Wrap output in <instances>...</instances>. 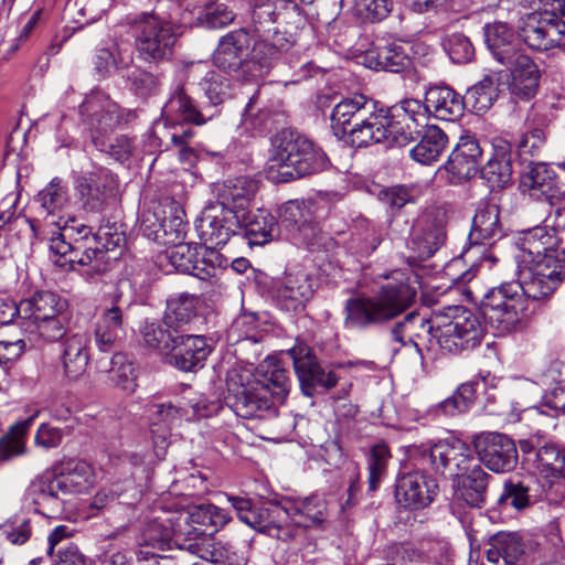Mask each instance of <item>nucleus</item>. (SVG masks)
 Masks as SVG:
<instances>
[{
	"instance_id": "obj_27",
	"label": "nucleus",
	"mask_w": 565,
	"mask_h": 565,
	"mask_svg": "<svg viewBox=\"0 0 565 565\" xmlns=\"http://www.w3.org/2000/svg\"><path fill=\"white\" fill-rule=\"evenodd\" d=\"M120 295L116 294L111 303L105 307L96 323L95 342L100 351H109L125 334V315L119 306Z\"/></svg>"
},
{
	"instance_id": "obj_8",
	"label": "nucleus",
	"mask_w": 565,
	"mask_h": 565,
	"mask_svg": "<svg viewBox=\"0 0 565 565\" xmlns=\"http://www.w3.org/2000/svg\"><path fill=\"white\" fill-rule=\"evenodd\" d=\"M482 310L489 323L500 333L514 330L529 315L526 300L520 292V286L514 282L502 284L484 294Z\"/></svg>"
},
{
	"instance_id": "obj_50",
	"label": "nucleus",
	"mask_w": 565,
	"mask_h": 565,
	"mask_svg": "<svg viewBox=\"0 0 565 565\" xmlns=\"http://www.w3.org/2000/svg\"><path fill=\"white\" fill-rule=\"evenodd\" d=\"M109 381L118 390L131 394L137 387V372L134 363L124 354L111 358V367L108 371Z\"/></svg>"
},
{
	"instance_id": "obj_37",
	"label": "nucleus",
	"mask_w": 565,
	"mask_h": 565,
	"mask_svg": "<svg viewBox=\"0 0 565 565\" xmlns=\"http://www.w3.org/2000/svg\"><path fill=\"white\" fill-rule=\"evenodd\" d=\"M489 475L478 465H473L467 475L457 479V494L469 505L480 508L487 497Z\"/></svg>"
},
{
	"instance_id": "obj_20",
	"label": "nucleus",
	"mask_w": 565,
	"mask_h": 565,
	"mask_svg": "<svg viewBox=\"0 0 565 565\" xmlns=\"http://www.w3.org/2000/svg\"><path fill=\"white\" fill-rule=\"evenodd\" d=\"M523 194L551 206L565 203V192L558 186L554 172L545 163L529 166L520 178Z\"/></svg>"
},
{
	"instance_id": "obj_46",
	"label": "nucleus",
	"mask_w": 565,
	"mask_h": 565,
	"mask_svg": "<svg viewBox=\"0 0 565 565\" xmlns=\"http://www.w3.org/2000/svg\"><path fill=\"white\" fill-rule=\"evenodd\" d=\"M61 493H79L87 490L94 481L92 467L85 461H77L72 468L55 475Z\"/></svg>"
},
{
	"instance_id": "obj_25",
	"label": "nucleus",
	"mask_w": 565,
	"mask_h": 565,
	"mask_svg": "<svg viewBox=\"0 0 565 565\" xmlns=\"http://www.w3.org/2000/svg\"><path fill=\"white\" fill-rule=\"evenodd\" d=\"M114 184V177L103 168L79 177L76 191L84 209L99 211L113 193Z\"/></svg>"
},
{
	"instance_id": "obj_43",
	"label": "nucleus",
	"mask_w": 565,
	"mask_h": 565,
	"mask_svg": "<svg viewBox=\"0 0 565 565\" xmlns=\"http://www.w3.org/2000/svg\"><path fill=\"white\" fill-rule=\"evenodd\" d=\"M499 72H491L467 92V99L477 113L487 111L498 98L500 87Z\"/></svg>"
},
{
	"instance_id": "obj_6",
	"label": "nucleus",
	"mask_w": 565,
	"mask_h": 565,
	"mask_svg": "<svg viewBox=\"0 0 565 565\" xmlns=\"http://www.w3.org/2000/svg\"><path fill=\"white\" fill-rule=\"evenodd\" d=\"M499 214V206L495 204H488L477 211L469 233L470 246L462 255L465 260L471 262V266L463 270L461 259L449 262L445 267V275L452 284L450 287H466L476 277L478 268L491 269L495 264L497 257L489 253L484 245L502 236Z\"/></svg>"
},
{
	"instance_id": "obj_56",
	"label": "nucleus",
	"mask_w": 565,
	"mask_h": 565,
	"mask_svg": "<svg viewBox=\"0 0 565 565\" xmlns=\"http://www.w3.org/2000/svg\"><path fill=\"white\" fill-rule=\"evenodd\" d=\"M171 248L167 252L170 264L179 271L193 276L195 269V258L199 256V246L181 241L178 244H171Z\"/></svg>"
},
{
	"instance_id": "obj_15",
	"label": "nucleus",
	"mask_w": 565,
	"mask_h": 565,
	"mask_svg": "<svg viewBox=\"0 0 565 565\" xmlns=\"http://www.w3.org/2000/svg\"><path fill=\"white\" fill-rule=\"evenodd\" d=\"M172 511L177 526H179V535H182L185 544L204 535L207 529L217 531L231 521V515L225 510L213 504L180 508Z\"/></svg>"
},
{
	"instance_id": "obj_55",
	"label": "nucleus",
	"mask_w": 565,
	"mask_h": 565,
	"mask_svg": "<svg viewBox=\"0 0 565 565\" xmlns=\"http://www.w3.org/2000/svg\"><path fill=\"white\" fill-rule=\"evenodd\" d=\"M196 545L191 553L198 554L202 559L211 563L228 564L235 561V552L233 546L221 541L216 542H190Z\"/></svg>"
},
{
	"instance_id": "obj_64",
	"label": "nucleus",
	"mask_w": 565,
	"mask_h": 565,
	"mask_svg": "<svg viewBox=\"0 0 565 565\" xmlns=\"http://www.w3.org/2000/svg\"><path fill=\"white\" fill-rule=\"evenodd\" d=\"M205 96L213 106L224 102L228 96V82L214 71H210L200 82Z\"/></svg>"
},
{
	"instance_id": "obj_47",
	"label": "nucleus",
	"mask_w": 565,
	"mask_h": 565,
	"mask_svg": "<svg viewBox=\"0 0 565 565\" xmlns=\"http://www.w3.org/2000/svg\"><path fill=\"white\" fill-rule=\"evenodd\" d=\"M227 501L235 510L238 519L256 530L266 526L265 518L278 516L280 514V508L278 505L257 510L253 507L252 501L245 497L227 495Z\"/></svg>"
},
{
	"instance_id": "obj_51",
	"label": "nucleus",
	"mask_w": 565,
	"mask_h": 565,
	"mask_svg": "<svg viewBox=\"0 0 565 565\" xmlns=\"http://www.w3.org/2000/svg\"><path fill=\"white\" fill-rule=\"evenodd\" d=\"M217 247L203 244L199 246V256L195 258L193 276L203 280L213 278L218 270L226 267L227 259L216 249Z\"/></svg>"
},
{
	"instance_id": "obj_4",
	"label": "nucleus",
	"mask_w": 565,
	"mask_h": 565,
	"mask_svg": "<svg viewBox=\"0 0 565 565\" xmlns=\"http://www.w3.org/2000/svg\"><path fill=\"white\" fill-rule=\"evenodd\" d=\"M416 290L409 277L402 270L384 276V281L371 296H358L347 300L344 326L365 330L382 326L406 311L415 301Z\"/></svg>"
},
{
	"instance_id": "obj_32",
	"label": "nucleus",
	"mask_w": 565,
	"mask_h": 565,
	"mask_svg": "<svg viewBox=\"0 0 565 565\" xmlns=\"http://www.w3.org/2000/svg\"><path fill=\"white\" fill-rule=\"evenodd\" d=\"M88 339L84 333H73L63 341L61 354L64 376L77 381L85 373L89 355Z\"/></svg>"
},
{
	"instance_id": "obj_10",
	"label": "nucleus",
	"mask_w": 565,
	"mask_h": 565,
	"mask_svg": "<svg viewBox=\"0 0 565 565\" xmlns=\"http://www.w3.org/2000/svg\"><path fill=\"white\" fill-rule=\"evenodd\" d=\"M385 140L391 146L403 147L419 135V128L427 127V107L414 98H407L387 110H383Z\"/></svg>"
},
{
	"instance_id": "obj_49",
	"label": "nucleus",
	"mask_w": 565,
	"mask_h": 565,
	"mask_svg": "<svg viewBox=\"0 0 565 565\" xmlns=\"http://www.w3.org/2000/svg\"><path fill=\"white\" fill-rule=\"evenodd\" d=\"M38 200L41 204V209L45 213L43 218V225L47 218H58L61 213L68 204V195L66 185L57 178H54L44 189L38 194Z\"/></svg>"
},
{
	"instance_id": "obj_54",
	"label": "nucleus",
	"mask_w": 565,
	"mask_h": 565,
	"mask_svg": "<svg viewBox=\"0 0 565 565\" xmlns=\"http://www.w3.org/2000/svg\"><path fill=\"white\" fill-rule=\"evenodd\" d=\"M556 245V237L554 234L548 233L546 227H534L531 230L523 239V255L531 256L539 254H546L550 252H557L554 246Z\"/></svg>"
},
{
	"instance_id": "obj_63",
	"label": "nucleus",
	"mask_w": 565,
	"mask_h": 565,
	"mask_svg": "<svg viewBox=\"0 0 565 565\" xmlns=\"http://www.w3.org/2000/svg\"><path fill=\"white\" fill-rule=\"evenodd\" d=\"M234 18V12L226 4L215 3L204 9L199 17V21L209 29H221L231 24Z\"/></svg>"
},
{
	"instance_id": "obj_62",
	"label": "nucleus",
	"mask_w": 565,
	"mask_h": 565,
	"mask_svg": "<svg viewBox=\"0 0 565 565\" xmlns=\"http://www.w3.org/2000/svg\"><path fill=\"white\" fill-rule=\"evenodd\" d=\"M394 0H354V10L366 21H381L393 10Z\"/></svg>"
},
{
	"instance_id": "obj_58",
	"label": "nucleus",
	"mask_w": 565,
	"mask_h": 565,
	"mask_svg": "<svg viewBox=\"0 0 565 565\" xmlns=\"http://www.w3.org/2000/svg\"><path fill=\"white\" fill-rule=\"evenodd\" d=\"M26 495L34 504L46 502L51 499H58L62 493L54 475H45L31 482Z\"/></svg>"
},
{
	"instance_id": "obj_44",
	"label": "nucleus",
	"mask_w": 565,
	"mask_h": 565,
	"mask_svg": "<svg viewBox=\"0 0 565 565\" xmlns=\"http://www.w3.org/2000/svg\"><path fill=\"white\" fill-rule=\"evenodd\" d=\"M481 178L491 190L502 189L509 184L512 179L510 154L503 149L495 151L481 169Z\"/></svg>"
},
{
	"instance_id": "obj_3",
	"label": "nucleus",
	"mask_w": 565,
	"mask_h": 565,
	"mask_svg": "<svg viewBox=\"0 0 565 565\" xmlns=\"http://www.w3.org/2000/svg\"><path fill=\"white\" fill-rule=\"evenodd\" d=\"M74 222L71 217H50L43 225V232L50 237V250L65 259L55 263L64 266L70 263L72 266L78 264L87 266L94 273H102L108 269L110 260H116L118 253L115 248L124 242L121 234H110L108 231H98L96 234L85 225L75 227L68 225Z\"/></svg>"
},
{
	"instance_id": "obj_2",
	"label": "nucleus",
	"mask_w": 565,
	"mask_h": 565,
	"mask_svg": "<svg viewBox=\"0 0 565 565\" xmlns=\"http://www.w3.org/2000/svg\"><path fill=\"white\" fill-rule=\"evenodd\" d=\"M397 342H403L405 335L427 339L448 353L477 347L484 333L480 318L462 306L447 307L434 311L429 319L419 315L408 313L405 319L395 324L391 331Z\"/></svg>"
},
{
	"instance_id": "obj_35",
	"label": "nucleus",
	"mask_w": 565,
	"mask_h": 565,
	"mask_svg": "<svg viewBox=\"0 0 565 565\" xmlns=\"http://www.w3.org/2000/svg\"><path fill=\"white\" fill-rule=\"evenodd\" d=\"M524 553L523 542L516 533L499 532L492 535L486 551L487 559L498 564L500 559L507 565H515Z\"/></svg>"
},
{
	"instance_id": "obj_12",
	"label": "nucleus",
	"mask_w": 565,
	"mask_h": 565,
	"mask_svg": "<svg viewBox=\"0 0 565 565\" xmlns=\"http://www.w3.org/2000/svg\"><path fill=\"white\" fill-rule=\"evenodd\" d=\"M424 451H428L433 470L452 480L467 475L476 465L470 447L458 438L438 440Z\"/></svg>"
},
{
	"instance_id": "obj_16",
	"label": "nucleus",
	"mask_w": 565,
	"mask_h": 565,
	"mask_svg": "<svg viewBox=\"0 0 565 565\" xmlns=\"http://www.w3.org/2000/svg\"><path fill=\"white\" fill-rule=\"evenodd\" d=\"M446 212L435 207L423 213L415 222L408 243L417 258L430 257L445 242Z\"/></svg>"
},
{
	"instance_id": "obj_23",
	"label": "nucleus",
	"mask_w": 565,
	"mask_h": 565,
	"mask_svg": "<svg viewBox=\"0 0 565 565\" xmlns=\"http://www.w3.org/2000/svg\"><path fill=\"white\" fill-rule=\"evenodd\" d=\"M277 301L288 311H299L305 308L313 296L310 278L305 273L285 274L275 282Z\"/></svg>"
},
{
	"instance_id": "obj_53",
	"label": "nucleus",
	"mask_w": 565,
	"mask_h": 565,
	"mask_svg": "<svg viewBox=\"0 0 565 565\" xmlns=\"http://www.w3.org/2000/svg\"><path fill=\"white\" fill-rule=\"evenodd\" d=\"M182 214L183 212L179 207H170L169 215L163 216L164 227H162L157 243L169 246L184 241L186 224L183 222Z\"/></svg>"
},
{
	"instance_id": "obj_7",
	"label": "nucleus",
	"mask_w": 565,
	"mask_h": 565,
	"mask_svg": "<svg viewBox=\"0 0 565 565\" xmlns=\"http://www.w3.org/2000/svg\"><path fill=\"white\" fill-rule=\"evenodd\" d=\"M267 164L270 180L288 182L322 170L327 158L307 138L282 130L273 140V151Z\"/></svg>"
},
{
	"instance_id": "obj_5",
	"label": "nucleus",
	"mask_w": 565,
	"mask_h": 565,
	"mask_svg": "<svg viewBox=\"0 0 565 565\" xmlns=\"http://www.w3.org/2000/svg\"><path fill=\"white\" fill-rule=\"evenodd\" d=\"M331 129L338 139L353 147L384 142L383 110L376 102L362 94L341 99L332 109Z\"/></svg>"
},
{
	"instance_id": "obj_57",
	"label": "nucleus",
	"mask_w": 565,
	"mask_h": 565,
	"mask_svg": "<svg viewBox=\"0 0 565 565\" xmlns=\"http://www.w3.org/2000/svg\"><path fill=\"white\" fill-rule=\"evenodd\" d=\"M183 417L181 408L171 404L160 405L156 412V417L151 424V433L157 438H167L169 430L178 426Z\"/></svg>"
},
{
	"instance_id": "obj_59",
	"label": "nucleus",
	"mask_w": 565,
	"mask_h": 565,
	"mask_svg": "<svg viewBox=\"0 0 565 565\" xmlns=\"http://www.w3.org/2000/svg\"><path fill=\"white\" fill-rule=\"evenodd\" d=\"M145 344L153 350L159 351L164 356L173 343L175 335L163 329L156 322H146L141 329Z\"/></svg>"
},
{
	"instance_id": "obj_11",
	"label": "nucleus",
	"mask_w": 565,
	"mask_h": 565,
	"mask_svg": "<svg viewBox=\"0 0 565 565\" xmlns=\"http://www.w3.org/2000/svg\"><path fill=\"white\" fill-rule=\"evenodd\" d=\"M178 527L172 509H154L152 516L145 524L138 539V543L142 547L138 553V557L143 559L156 557V552L148 551V547L158 551L171 550L173 547L193 551V547L196 545L185 544L182 535H179Z\"/></svg>"
},
{
	"instance_id": "obj_31",
	"label": "nucleus",
	"mask_w": 565,
	"mask_h": 565,
	"mask_svg": "<svg viewBox=\"0 0 565 565\" xmlns=\"http://www.w3.org/2000/svg\"><path fill=\"white\" fill-rule=\"evenodd\" d=\"M427 115L437 119L454 121L463 114L465 103L459 94L446 86H434L425 94Z\"/></svg>"
},
{
	"instance_id": "obj_14",
	"label": "nucleus",
	"mask_w": 565,
	"mask_h": 565,
	"mask_svg": "<svg viewBox=\"0 0 565 565\" xmlns=\"http://www.w3.org/2000/svg\"><path fill=\"white\" fill-rule=\"evenodd\" d=\"M294 363L301 392L306 396H313L316 386L326 390L335 387L339 375L320 366L311 349L305 343H297L286 352Z\"/></svg>"
},
{
	"instance_id": "obj_29",
	"label": "nucleus",
	"mask_w": 565,
	"mask_h": 565,
	"mask_svg": "<svg viewBox=\"0 0 565 565\" xmlns=\"http://www.w3.org/2000/svg\"><path fill=\"white\" fill-rule=\"evenodd\" d=\"M216 115V111L199 110L194 100L179 88L167 102L162 109V116L167 122L175 125L179 122H190L196 126H202L211 120Z\"/></svg>"
},
{
	"instance_id": "obj_17",
	"label": "nucleus",
	"mask_w": 565,
	"mask_h": 565,
	"mask_svg": "<svg viewBox=\"0 0 565 565\" xmlns=\"http://www.w3.org/2000/svg\"><path fill=\"white\" fill-rule=\"evenodd\" d=\"M195 228L203 245L224 246L239 230V222L231 210L214 202L204 207Z\"/></svg>"
},
{
	"instance_id": "obj_22",
	"label": "nucleus",
	"mask_w": 565,
	"mask_h": 565,
	"mask_svg": "<svg viewBox=\"0 0 565 565\" xmlns=\"http://www.w3.org/2000/svg\"><path fill=\"white\" fill-rule=\"evenodd\" d=\"M249 49V34L243 29L232 31L218 41L213 53V63L225 73H236L247 61Z\"/></svg>"
},
{
	"instance_id": "obj_9",
	"label": "nucleus",
	"mask_w": 565,
	"mask_h": 565,
	"mask_svg": "<svg viewBox=\"0 0 565 565\" xmlns=\"http://www.w3.org/2000/svg\"><path fill=\"white\" fill-rule=\"evenodd\" d=\"M138 56L149 63L168 60L177 41L171 22L154 14H143L132 23Z\"/></svg>"
},
{
	"instance_id": "obj_41",
	"label": "nucleus",
	"mask_w": 565,
	"mask_h": 565,
	"mask_svg": "<svg viewBox=\"0 0 565 565\" xmlns=\"http://www.w3.org/2000/svg\"><path fill=\"white\" fill-rule=\"evenodd\" d=\"M358 63L367 68L398 72L407 62V56L399 45H388L383 49H371L358 56Z\"/></svg>"
},
{
	"instance_id": "obj_42",
	"label": "nucleus",
	"mask_w": 565,
	"mask_h": 565,
	"mask_svg": "<svg viewBox=\"0 0 565 565\" xmlns=\"http://www.w3.org/2000/svg\"><path fill=\"white\" fill-rule=\"evenodd\" d=\"M522 262L524 263L522 269L531 270L543 278L556 280L558 284L565 278V264L557 252L522 256Z\"/></svg>"
},
{
	"instance_id": "obj_18",
	"label": "nucleus",
	"mask_w": 565,
	"mask_h": 565,
	"mask_svg": "<svg viewBox=\"0 0 565 565\" xmlns=\"http://www.w3.org/2000/svg\"><path fill=\"white\" fill-rule=\"evenodd\" d=\"M438 493L439 486L436 479L422 470L403 473L396 480V501L407 509H424L436 499Z\"/></svg>"
},
{
	"instance_id": "obj_45",
	"label": "nucleus",
	"mask_w": 565,
	"mask_h": 565,
	"mask_svg": "<svg viewBox=\"0 0 565 565\" xmlns=\"http://www.w3.org/2000/svg\"><path fill=\"white\" fill-rule=\"evenodd\" d=\"M520 292L527 301L539 302L547 299L558 287V282L533 274L531 270L520 269L519 281Z\"/></svg>"
},
{
	"instance_id": "obj_21",
	"label": "nucleus",
	"mask_w": 565,
	"mask_h": 565,
	"mask_svg": "<svg viewBox=\"0 0 565 565\" xmlns=\"http://www.w3.org/2000/svg\"><path fill=\"white\" fill-rule=\"evenodd\" d=\"M211 351V347L202 335L175 334L166 359L170 365L183 372H191L203 367Z\"/></svg>"
},
{
	"instance_id": "obj_36",
	"label": "nucleus",
	"mask_w": 565,
	"mask_h": 565,
	"mask_svg": "<svg viewBox=\"0 0 565 565\" xmlns=\"http://www.w3.org/2000/svg\"><path fill=\"white\" fill-rule=\"evenodd\" d=\"M66 308V300L52 291H38L31 298L21 300L23 318L33 321L61 316Z\"/></svg>"
},
{
	"instance_id": "obj_60",
	"label": "nucleus",
	"mask_w": 565,
	"mask_h": 565,
	"mask_svg": "<svg viewBox=\"0 0 565 565\" xmlns=\"http://www.w3.org/2000/svg\"><path fill=\"white\" fill-rule=\"evenodd\" d=\"M537 460L542 471L553 477L565 478V452L555 445H544L537 450Z\"/></svg>"
},
{
	"instance_id": "obj_19",
	"label": "nucleus",
	"mask_w": 565,
	"mask_h": 565,
	"mask_svg": "<svg viewBox=\"0 0 565 565\" xmlns=\"http://www.w3.org/2000/svg\"><path fill=\"white\" fill-rule=\"evenodd\" d=\"M279 218L281 226L289 232L291 239L297 244L312 246L319 241L321 231L315 222L309 202L299 200L286 202L279 209Z\"/></svg>"
},
{
	"instance_id": "obj_39",
	"label": "nucleus",
	"mask_w": 565,
	"mask_h": 565,
	"mask_svg": "<svg viewBox=\"0 0 565 565\" xmlns=\"http://www.w3.org/2000/svg\"><path fill=\"white\" fill-rule=\"evenodd\" d=\"M198 306L199 298L194 295L181 292L170 296L163 316L164 324L177 331L196 316Z\"/></svg>"
},
{
	"instance_id": "obj_61",
	"label": "nucleus",
	"mask_w": 565,
	"mask_h": 565,
	"mask_svg": "<svg viewBox=\"0 0 565 565\" xmlns=\"http://www.w3.org/2000/svg\"><path fill=\"white\" fill-rule=\"evenodd\" d=\"M498 502L504 507L522 510L530 504L529 488L520 481L508 480L503 484Z\"/></svg>"
},
{
	"instance_id": "obj_48",
	"label": "nucleus",
	"mask_w": 565,
	"mask_h": 565,
	"mask_svg": "<svg viewBox=\"0 0 565 565\" xmlns=\"http://www.w3.org/2000/svg\"><path fill=\"white\" fill-rule=\"evenodd\" d=\"M39 411L34 412L28 419L17 423L11 430L0 439V465L13 457L23 455L25 451V436L39 416Z\"/></svg>"
},
{
	"instance_id": "obj_40",
	"label": "nucleus",
	"mask_w": 565,
	"mask_h": 565,
	"mask_svg": "<svg viewBox=\"0 0 565 565\" xmlns=\"http://www.w3.org/2000/svg\"><path fill=\"white\" fill-rule=\"evenodd\" d=\"M81 111L89 117L90 127L100 134L107 132L119 122L117 105L98 96L87 98Z\"/></svg>"
},
{
	"instance_id": "obj_34",
	"label": "nucleus",
	"mask_w": 565,
	"mask_h": 565,
	"mask_svg": "<svg viewBox=\"0 0 565 565\" xmlns=\"http://www.w3.org/2000/svg\"><path fill=\"white\" fill-rule=\"evenodd\" d=\"M486 43L494 58L504 64L521 53L512 30L503 22H493L484 26Z\"/></svg>"
},
{
	"instance_id": "obj_24",
	"label": "nucleus",
	"mask_w": 565,
	"mask_h": 565,
	"mask_svg": "<svg viewBox=\"0 0 565 565\" xmlns=\"http://www.w3.org/2000/svg\"><path fill=\"white\" fill-rule=\"evenodd\" d=\"M510 67V94L522 100L531 99L537 92L540 71L529 55L521 52L504 63Z\"/></svg>"
},
{
	"instance_id": "obj_33",
	"label": "nucleus",
	"mask_w": 565,
	"mask_h": 565,
	"mask_svg": "<svg viewBox=\"0 0 565 565\" xmlns=\"http://www.w3.org/2000/svg\"><path fill=\"white\" fill-rule=\"evenodd\" d=\"M236 216L239 228L245 230V235L250 245H264L278 235L276 218L267 210L245 211L242 214H236Z\"/></svg>"
},
{
	"instance_id": "obj_13",
	"label": "nucleus",
	"mask_w": 565,
	"mask_h": 565,
	"mask_svg": "<svg viewBox=\"0 0 565 565\" xmlns=\"http://www.w3.org/2000/svg\"><path fill=\"white\" fill-rule=\"evenodd\" d=\"M479 460L491 471L502 473L514 469L518 450L514 441L497 431H482L471 440Z\"/></svg>"
},
{
	"instance_id": "obj_28",
	"label": "nucleus",
	"mask_w": 565,
	"mask_h": 565,
	"mask_svg": "<svg viewBox=\"0 0 565 565\" xmlns=\"http://www.w3.org/2000/svg\"><path fill=\"white\" fill-rule=\"evenodd\" d=\"M256 189V182L248 177L228 179L215 185V203L225 210H231L234 214H242L248 206Z\"/></svg>"
},
{
	"instance_id": "obj_52",
	"label": "nucleus",
	"mask_w": 565,
	"mask_h": 565,
	"mask_svg": "<svg viewBox=\"0 0 565 565\" xmlns=\"http://www.w3.org/2000/svg\"><path fill=\"white\" fill-rule=\"evenodd\" d=\"M391 459L388 446L384 443H379L372 446L367 459L369 469V489L370 491L377 490L380 483L384 479L387 470V463Z\"/></svg>"
},
{
	"instance_id": "obj_38",
	"label": "nucleus",
	"mask_w": 565,
	"mask_h": 565,
	"mask_svg": "<svg viewBox=\"0 0 565 565\" xmlns=\"http://www.w3.org/2000/svg\"><path fill=\"white\" fill-rule=\"evenodd\" d=\"M448 137L437 126H427L419 142L409 151L413 160L429 166L436 162L444 153Z\"/></svg>"
},
{
	"instance_id": "obj_1",
	"label": "nucleus",
	"mask_w": 565,
	"mask_h": 565,
	"mask_svg": "<svg viewBox=\"0 0 565 565\" xmlns=\"http://www.w3.org/2000/svg\"><path fill=\"white\" fill-rule=\"evenodd\" d=\"M227 399L236 415L243 418L263 417L275 412L289 394L287 371L275 358L265 359L253 372L232 369L226 376Z\"/></svg>"
},
{
	"instance_id": "obj_30",
	"label": "nucleus",
	"mask_w": 565,
	"mask_h": 565,
	"mask_svg": "<svg viewBox=\"0 0 565 565\" xmlns=\"http://www.w3.org/2000/svg\"><path fill=\"white\" fill-rule=\"evenodd\" d=\"M482 150L471 136L461 137L449 156L447 170L458 180L470 179L478 172Z\"/></svg>"
},
{
	"instance_id": "obj_26",
	"label": "nucleus",
	"mask_w": 565,
	"mask_h": 565,
	"mask_svg": "<svg viewBox=\"0 0 565 565\" xmlns=\"http://www.w3.org/2000/svg\"><path fill=\"white\" fill-rule=\"evenodd\" d=\"M280 508V514L289 518L300 527H317L328 519L327 502L318 497L285 500Z\"/></svg>"
}]
</instances>
